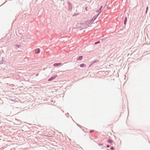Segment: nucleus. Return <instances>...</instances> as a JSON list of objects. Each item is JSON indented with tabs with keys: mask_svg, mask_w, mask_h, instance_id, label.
<instances>
[{
	"mask_svg": "<svg viewBox=\"0 0 150 150\" xmlns=\"http://www.w3.org/2000/svg\"><path fill=\"white\" fill-rule=\"evenodd\" d=\"M99 14L100 13L96 15H95L93 16V18H92V21H94L96 19Z\"/></svg>",
	"mask_w": 150,
	"mask_h": 150,
	"instance_id": "7ed1b4c3",
	"label": "nucleus"
},
{
	"mask_svg": "<svg viewBox=\"0 0 150 150\" xmlns=\"http://www.w3.org/2000/svg\"><path fill=\"white\" fill-rule=\"evenodd\" d=\"M99 43H100V41H97V42H95V44L96 45V44H98Z\"/></svg>",
	"mask_w": 150,
	"mask_h": 150,
	"instance_id": "2eb2a0df",
	"label": "nucleus"
},
{
	"mask_svg": "<svg viewBox=\"0 0 150 150\" xmlns=\"http://www.w3.org/2000/svg\"><path fill=\"white\" fill-rule=\"evenodd\" d=\"M40 52V49L38 48L35 50V53L36 54L39 53Z\"/></svg>",
	"mask_w": 150,
	"mask_h": 150,
	"instance_id": "20e7f679",
	"label": "nucleus"
},
{
	"mask_svg": "<svg viewBox=\"0 0 150 150\" xmlns=\"http://www.w3.org/2000/svg\"><path fill=\"white\" fill-rule=\"evenodd\" d=\"M94 131V130H91L90 131H89V132L90 133H92V132H93Z\"/></svg>",
	"mask_w": 150,
	"mask_h": 150,
	"instance_id": "dca6fc26",
	"label": "nucleus"
},
{
	"mask_svg": "<svg viewBox=\"0 0 150 150\" xmlns=\"http://www.w3.org/2000/svg\"><path fill=\"white\" fill-rule=\"evenodd\" d=\"M21 46L20 45H16L15 46V48L16 49H17L18 48H19L20 47H21Z\"/></svg>",
	"mask_w": 150,
	"mask_h": 150,
	"instance_id": "1a4fd4ad",
	"label": "nucleus"
},
{
	"mask_svg": "<svg viewBox=\"0 0 150 150\" xmlns=\"http://www.w3.org/2000/svg\"><path fill=\"white\" fill-rule=\"evenodd\" d=\"M61 64V63H54L53 64V66H55V67H58Z\"/></svg>",
	"mask_w": 150,
	"mask_h": 150,
	"instance_id": "39448f33",
	"label": "nucleus"
},
{
	"mask_svg": "<svg viewBox=\"0 0 150 150\" xmlns=\"http://www.w3.org/2000/svg\"><path fill=\"white\" fill-rule=\"evenodd\" d=\"M106 147L108 148H109L110 147V146L108 145H107L106 146Z\"/></svg>",
	"mask_w": 150,
	"mask_h": 150,
	"instance_id": "412c9836",
	"label": "nucleus"
},
{
	"mask_svg": "<svg viewBox=\"0 0 150 150\" xmlns=\"http://www.w3.org/2000/svg\"><path fill=\"white\" fill-rule=\"evenodd\" d=\"M5 62L4 58H2V60L0 61V64H2L4 63Z\"/></svg>",
	"mask_w": 150,
	"mask_h": 150,
	"instance_id": "6e6552de",
	"label": "nucleus"
},
{
	"mask_svg": "<svg viewBox=\"0 0 150 150\" xmlns=\"http://www.w3.org/2000/svg\"><path fill=\"white\" fill-rule=\"evenodd\" d=\"M84 66H85V64H81L79 65L80 67H84Z\"/></svg>",
	"mask_w": 150,
	"mask_h": 150,
	"instance_id": "f8f14e48",
	"label": "nucleus"
},
{
	"mask_svg": "<svg viewBox=\"0 0 150 150\" xmlns=\"http://www.w3.org/2000/svg\"><path fill=\"white\" fill-rule=\"evenodd\" d=\"M93 64H92V62L91 63V64L89 66V67H90Z\"/></svg>",
	"mask_w": 150,
	"mask_h": 150,
	"instance_id": "4be33fe9",
	"label": "nucleus"
},
{
	"mask_svg": "<svg viewBox=\"0 0 150 150\" xmlns=\"http://www.w3.org/2000/svg\"><path fill=\"white\" fill-rule=\"evenodd\" d=\"M90 22L89 23H90L92 22H93V21H92V18L90 20Z\"/></svg>",
	"mask_w": 150,
	"mask_h": 150,
	"instance_id": "6ab92c4d",
	"label": "nucleus"
},
{
	"mask_svg": "<svg viewBox=\"0 0 150 150\" xmlns=\"http://www.w3.org/2000/svg\"><path fill=\"white\" fill-rule=\"evenodd\" d=\"M148 9V7L147 6V8H146V13H147Z\"/></svg>",
	"mask_w": 150,
	"mask_h": 150,
	"instance_id": "a211bd4d",
	"label": "nucleus"
},
{
	"mask_svg": "<svg viewBox=\"0 0 150 150\" xmlns=\"http://www.w3.org/2000/svg\"><path fill=\"white\" fill-rule=\"evenodd\" d=\"M107 141L108 143H109L110 144H111V143H112V140L111 139H109L108 140H107Z\"/></svg>",
	"mask_w": 150,
	"mask_h": 150,
	"instance_id": "9d476101",
	"label": "nucleus"
},
{
	"mask_svg": "<svg viewBox=\"0 0 150 150\" xmlns=\"http://www.w3.org/2000/svg\"><path fill=\"white\" fill-rule=\"evenodd\" d=\"M67 3L68 4V10H71L72 8L71 4L69 1H68Z\"/></svg>",
	"mask_w": 150,
	"mask_h": 150,
	"instance_id": "f257e3e1",
	"label": "nucleus"
},
{
	"mask_svg": "<svg viewBox=\"0 0 150 150\" xmlns=\"http://www.w3.org/2000/svg\"><path fill=\"white\" fill-rule=\"evenodd\" d=\"M127 18L126 17H125V20L124 22V25H126L127 23Z\"/></svg>",
	"mask_w": 150,
	"mask_h": 150,
	"instance_id": "423d86ee",
	"label": "nucleus"
},
{
	"mask_svg": "<svg viewBox=\"0 0 150 150\" xmlns=\"http://www.w3.org/2000/svg\"><path fill=\"white\" fill-rule=\"evenodd\" d=\"M99 61L98 60H95L92 62V64H94L97 62H99Z\"/></svg>",
	"mask_w": 150,
	"mask_h": 150,
	"instance_id": "9b49d317",
	"label": "nucleus"
},
{
	"mask_svg": "<svg viewBox=\"0 0 150 150\" xmlns=\"http://www.w3.org/2000/svg\"><path fill=\"white\" fill-rule=\"evenodd\" d=\"M94 137L95 138H97V136H94Z\"/></svg>",
	"mask_w": 150,
	"mask_h": 150,
	"instance_id": "5701e85b",
	"label": "nucleus"
},
{
	"mask_svg": "<svg viewBox=\"0 0 150 150\" xmlns=\"http://www.w3.org/2000/svg\"><path fill=\"white\" fill-rule=\"evenodd\" d=\"M102 8H103V6H100V8L99 9L100 11H101V10H102Z\"/></svg>",
	"mask_w": 150,
	"mask_h": 150,
	"instance_id": "f3484780",
	"label": "nucleus"
},
{
	"mask_svg": "<svg viewBox=\"0 0 150 150\" xmlns=\"http://www.w3.org/2000/svg\"><path fill=\"white\" fill-rule=\"evenodd\" d=\"M100 11L99 10V9H98V10H97L96 11L98 13H100Z\"/></svg>",
	"mask_w": 150,
	"mask_h": 150,
	"instance_id": "4468645a",
	"label": "nucleus"
},
{
	"mask_svg": "<svg viewBox=\"0 0 150 150\" xmlns=\"http://www.w3.org/2000/svg\"><path fill=\"white\" fill-rule=\"evenodd\" d=\"M83 58V56H80L77 59V60H81Z\"/></svg>",
	"mask_w": 150,
	"mask_h": 150,
	"instance_id": "0eeeda50",
	"label": "nucleus"
},
{
	"mask_svg": "<svg viewBox=\"0 0 150 150\" xmlns=\"http://www.w3.org/2000/svg\"><path fill=\"white\" fill-rule=\"evenodd\" d=\"M57 76V75H54V76H52L50 78L48 79V80L49 81H52L53 79H55L56 77Z\"/></svg>",
	"mask_w": 150,
	"mask_h": 150,
	"instance_id": "f03ea898",
	"label": "nucleus"
},
{
	"mask_svg": "<svg viewBox=\"0 0 150 150\" xmlns=\"http://www.w3.org/2000/svg\"><path fill=\"white\" fill-rule=\"evenodd\" d=\"M85 9L87 11V6L85 7Z\"/></svg>",
	"mask_w": 150,
	"mask_h": 150,
	"instance_id": "aec40b11",
	"label": "nucleus"
},
{
	"mask_svg": "<svg viewBox=\"0 0 150 150\" xmlns=\"http://www.w3.org/2000/svg\"><path fill=\"white\" fill-rule=\"evenodd\" d=\"M110 149L111 150H114V147L112 146H111L110 147Z\"/></svg>",
	"mask_w": 150,
	"mask_h": 150,
	"instance_id": "ddd939ff",
	"label": "nucleus"
}]
</instances>
